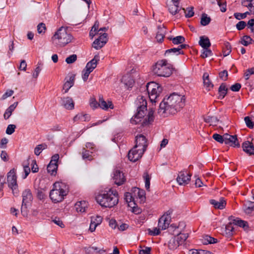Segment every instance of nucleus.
<instances>
[{
	"mask_svg": "<svg viewBox=\"0 0 254 254\" xmlns=\"http://www.w3.org/2000/svg\"><path fill=\"white\" fill-rule=\"evenodd\" d=\"M136 107V113L130 119L132 124L136 125L141 121L142 126L151 124L154 120V111L150 109L147 110V101L144 96L139 95L135 101Z\"/></svg>",
	"mask_w": 254,
	"mask_h": 254,
	"instance_id": "1",
	"label": "nucleus"
},
{
	"mask_svg": "<svg viewBox=\"0 0 254 254\" xmlns=\"http://www.w3.org/2000/svg\"><path fill=\"white\" fill-rule=\"evenodd\" d=\"M185 105V98L173 93L167 98H164L160 104L158 112L162 115H174Z\"/></svg>",
	"mask_w": 254,
	"mask_h": 254,
	"instance_id": "2",
	"label": "nucleus"
},
{
	"mask_svg": "<svg viewBox=\"0 0 254 254\" xmlns=\"http://www.w3.org/2000/svg\"><path fill=\"white\" fill-rule=\"evenodd\" d=\"M95 199L102 207L109 208L114 207L119 202L118 192L112 189L102 190L99 192L95 197Z\"/></svg>",
	"mask_w": 254,
	"mask_h": 254,
	"instance_id": "3",
	"label": "nucleus"
},
{
	"mask_svg": "<svg viewBox=\"0 0 254 254\" xmlns=\"http://www.w3.org/2000/svg\"><path fill=\"white\" fill-rule=\"evenodd\" d=\"M72 36L67 31L66 28L61 27L51 38L53 44L57 47H64L71 42Z\"/></svg>",
	"mask_w": 254,
	"mask_h": 254,
	"instance_id": "4",
	"label": "nucleus"
},
{
	"mask_svg": "<svg viewBox=\"0 0 254 254\" xmlns=\"http://www.w3.org/2000/svg\"><path fill=\"white\" fill-rule=\"evenodd\" d=\"M67 191L68 188L64 183L56 182L50 192V198L55 203L61 202L67 194Z\"/></svg>",
	"mask_w": 254,
	"mask_h": 254,
	"instance_id": "5",
	"label": "nucleus"
},
{
	"mask_svg": "<svg viewBox=\"0 0 254 254\" xmlns=\"http://www.w3.org/2000/svg\"><path fill=\"white\" fill-rule=\"evenodd\" d=\"M172 65L167 63L166 60L159 61L153 66V72L154 74L164 77H168L172 73Z\"/></svg>",
	"mask_w": 254,
	"mask_h": 254,
	"instance_id": "6",
	"label": "nucleus"
},
{
	"mask_svg": "<svg viewBox=\"0 0 254 254\" xmlns=\"http://www.w3.org/2000/svg\"><path fill=\"white\" fill-rule=\"evenodd\" d=\"M144 89L147 90L148 96H149L151 102L156 103L157 101L158 97L162 91L161 85L155 82H150L147 84Z\"/></svg>",
	"mask_w": 254,
	"mask_h": 254,
	"instance_id": "7",
	"label": "nucleus"
},
{
	"mask_svg": "<svg viewBox=\"0 0 254 254\" xmlns=\"http://www.w3.org/2000/svg\"><path fill=\"white\" fill-rule=\"evenodd\" d=\"M188 238V234L184 233H180L172 237L168 242V248L171 250L177 249L178 247L184 244Z\"/></svg>",
	"mask_w": 254,
	"mask_h": 254,
	"instance_id": "8",
	"label": "nucleus"
},
{
	"mask_svg": "<svg viewBox=\"0 0 254 254\" xmlns=\"http://www.w3.org/2000/svg\"><path fill=\"white\" fill-rule=\"evenodd\" d=\"M22 196L21 213L23 216H27L28 215V207L30 202L33 201V194L30 190L27 189L22 192Z\"/></svg>",
	"mask_w": 254,
	"mask_h": 254,
	"instance_id": "9",
	"label": "nucleus"
},
{
	"mask_svg": "<svg viewBox=\"0 0 254 254\" xmlns=\"http://www.w3.org/2000/svg\"><path fill=\"white\" fill-rule=\"evenodd\" d=\"M98 55H95L93 59L88 62L86 65L85 68L82 71V78L84 81L87 80L89 74L97 66V62L99 61Z\"/></svg>",
	"mask_w": 254,
	"mask_h": 254,
	"instance_id": "10",
	"label": "nucleus"
},
{
	"mask_svg": "<svg viewBox=\"0 0 254 254\" xmlns=\"http://www.w3.org/2000/svg\"><path fill=\"white\" fill-rule=\"evenodd\" d=\"M172 212V210H169L159 219L158 223L159 229H161V230H164L169 227L170 223L171 221Z\"/></svg>",
	"mask_w": 254,
	"mask_h": 254,
	"instance_id": "11",
	"label": "nucleus"
},
{
	"mask_svg": "<svg viewBox=\"0 0 254 254\" xmlns=\"http://www.w3.org/2000/svg\"><path fill=\"white\" fill-rule=\"evenodd\" d=\"M172 212V210H169L159 219L158 223L159 229H161V230H164L169 227L170 223L171 221Z\"/></svg>",
	"mask_w": 254,
	"mask_h": 254,
	"instance_id": "12",
	"label": "nucleus"
},
{
	"mask_svg": "<svg viewBox=\"0 0 254 254\" xmlns=\"http://www.w3.org/2000/svg\"><path fill=\"white\" fill-rule=\"evenodd\" d=\"M7 181L8 187L13 191L17 187V177L14 169L7 173Z\"/></svg>",
	"mask_w": 254,
	"mask_h": 254,
	"instance_id": "13",
	"label": "nucleus"
},
{
	"mask_svg": "<svg viewBox=\"0 0 254 254\" xmlns=\"http://www.w3.org/2000/svg\"><path fill=\"white\" fill-rule=\"evenodd\" d=\"M145 151L137 148H133L129 150L128 153V158L130 161L135 162L141 158Z\"/></svg>",
	"mask_w": 254,
	"mask_h": 254,
	"instance_id": "14",
	"label": "nucleus"
},
{
	"mask_svg": "<svg viewBox=\"0 0 254 254\" xmlns=\"http://www.w3.org/2000/svg\"><path fill=\"white\" fill-rule=\"evenodd\" d=\"M147 146V139L142 134L137 135L135 139V145L133 148L145 151Z\"/></svg>",
	"mask_w": 254,
	"mask_h": 254,
	"instance_id": "15",
	"label": "nucleus"
},
{
	"mask_svg": "<svg viewBox=\"0 0 254 254\" xmlns=\"http://www.w3.org/2000/svg\"><path fill=\"white\" fill-rule=\"evenodd\" d=\"M191 175L186 171H181L179 173L177 181L180 185L188 184L190 180Z\"/></svg>",
	"mask_w": 254,
	"mask_h": 254,
	"instance_id": "16",
	"label": "nucleus"
},
{
	"mask_svg": "<svg viewBox=\"0 0 254 254\" xmlns=\"http://www.w3.org/2000/svg\"><path fill=\"white\" fill-rule=\"evenodd\" d=\"M224 143L234 147L240 146L237 136L229 134H224Z\"/></svg>",
	"mask_w": 254,
	"mask_h": 254,
	"instance_id": "17",
	"label": "nucleus"
},
{
	"mask_svg": "<svg viewBox=\"0 0 254 254\" xmlns=\"http://www.w3.org/2000/svg\"><path fill=\"white\" fill-rule=\"evenodd\" d=\"M113 180L115 183L118 186L123 184L126 180L124 173L118 170L114 171Z\"/></svg>",
	"mask_w": 254,
	"mask_h": 254,
	"instance_id": "18",
	"label": "nucleus"
},
{
	"mask_svg": "<svg viewBox=\"0 0 254 254\" xmlns=\"http://www.w3.org/2000/svg\"><path fill=\"white\" fill-rule=\"evenodd\" d=\"M242 147L243 151L249 155H254V145L253 142L249 141L244 142L242 144Z\"/></svg>",
	"mask_w": 254,
	"mask_h": 254,
	"instance_id": "19",
	"label": "nucleus"
},
{
	"mask_svg": "<svg viewBox=\"0 0 254 254\" xmlns=\"http://www.w3.org/2000/svg\"><path fill=\"white\" fill-rule=\"evenodd\" d=\"M210 203L215 208L219 209H223L226 207V202L223 197H221L219 201H216L215 199H210Z\"/></svg>",
	"mask_w": 254,
	"mask_h": 254,
	"instance_id": "20",
	"label": "nucleus"
},
{
	"mask_svg": "<svg viewBox=\"0 0 254 254\" xmlns=\"http://www.w3.org/2000/svg\"><path fill=\"white\" fill-rule=\"evenodd\" d=\"M99 107L102 109L107 110L109 109H113L114 105L111 101L108 103L104 101L102 96H100L99 99Z\"/></svg>",
	"mask_w": 254,
	"mask_h": 254,
	"instance_id": "21",
	"label": "nucleus"
},
{
	"mask_svg": "<svg viewBox=\"0 0 254 254\" xmlns=\"http://www.w3.org/2000/svg\"><path fill=\"white\" fill-rule=\"evenodd\" d=\"M62 105L67 110H72L74 108V103L71 97H66L62 99Z\"/></svg>",
	"mask_w": 254,
	"mask_h": 254,
	"instance_id": "22",
	"label": "nucleus"
},
{
	"mask_svg": "<svg viewBox=\"0 0 254 254\" xmlns=\"http://www.w3.org/2000/svg\"><path fill=\"white\" fill-rule=\"evenodd\" d=\"M93 151L91 150L86 149V148H83L81 152L82 159L86 161H91L93 158Z\"/></svg>",
	"mask_w": 254,
	"mask_h": 254,
	"instance_id": "23",
	"label": "nucleus"
},
{
	"mask_svg": "<svg viewBox=\"0 0 254 254\" xmlns=\"http://www.w3.org/2000/svg\"><path fill=\"white\" fill-rule=\"evenodd\" d=\"M244 211L250 215H254V202L249 201L244 206Z\"/></svg>",
	"mask_w": 254,
	"mask_h": 254,
	"instance_id": "24",
	"label": "nucleus"
},
{
	"mask_svg": "<svg viewBox=\"0 0 254 254\" xmlns=\"http://www.w3.org/2000/svg\"><path fill=\"white\" fill-rule=\"evenodd\" d=\"M166 29L165 27L158 26L156 39L158 42H162L165 36Z\"/></svg>",
	"mask_w": 254,
	"mask_h": 254,
	"instance_id": "25",
	"label": "nucleus"
},
{
	"mask_svg": "<svg viewBox=\"0 0 254 254\" xmlns=\"http://www.w3.org/2000/svg\"><path fill=\"white\" fill-rule=\"evenodd\" d=\"M18 105V102H14L6 110L5 113L3 114V118L5 120H8L10 116L12 115L13 111L15 110Z\"/></svg>",
	"mask_w": 254,
	"mask_h": 254,
	"instance_id": "26",
	"label": "nucleus"
},
{
	"mask_svg": "<svg viewBox=\"0 0 254 254\" xmlns=\"http://www.w3.org/2000/svg\"><path fill=\"white\" fill-rule=\"evenodd\" d=\"M201 242L205 245L208 244H213L217 243L218 241L214 237H212L210 235H204L202 239H201Z\"/></svg>",
	"mask_w": 254,
	"mask_h": 254,
	"instance_id": "27",
	"label": "nucleus"
},
{
	"mask_svg": "<svg viewBox=\"0 0 254 254\" xmlns=\"http://www.w3.org/2000/svg\"><path fill=\"white\" fill-rule=\"evenodd\" d=\"M179 3H170L168 5V10L170 14L172 15L176 14L178 13L181 8L179 7Z\"/></svg>",
	"mask_w": 254,
	"mask_h": 254,
	"instance_id": "28",
	"label": "nucleus"
},
{
	"mask_svg": "<svg viewBox=\"0 0 254 254\" xmlns=\"http://www.w3.org/2000/svg\"><path fill=\"white\" fill-rule=\"evenodd\" d=\"M234 230L233 225L232 223H229L225 226V228L223 229L222 233L223 235L227 237H230L233 235V231Z\"/></svg>",
	"mask_w": 254,
	"mask_h": 254,
	"instance_id": "29",
	"label": "nucleus"
},
{
	"mask_svg": "<svg viewBox=\"0 0 254 254\" xmlns=\"http://www.w3.org/2000/svg\"><path fill=\"white\" fill-rule=\"evenodd\" d=\"M75 207L76 211L79 212H83L86 211V209L87 207V204L86 201H77L75 204Z\"/></svg>",
	"mask_w": 254,
	"mask_h": 254,
	"instance_id": "30",
	"label": "nucleus"
},
{
	"mask_svg": "<svg viewBox=\"0 0 254 254\" xmlns=\"http://www.w3.org/2000/svg\"><path fill=\"white\" fill-rule=\"evenodd\" d=\"M199 44L204 49L209 48L211 45L209 38L203 36L200 37Z\"/></svg>",
	"mask_w": 254,
	"mask_h": 254,
	"instance_id": "31",
	"label": "nucleus"
},
{
	"mask_svg": "<svg viewBox=\"0 0 254 254\" xmlns=\"http://www.w3.org/2000/svg\"><path fill=\"white\" fill-rule=\"evenodd\" d=\"M122 81L128 88H131L134 83V80L130 75L124 76Z\"/></svg>",
	"mask_w": 254,
	"mask_h": 254,
	"instance_id": "32",
	"label": "nucleus"
},
{
	"mask_svg": "<svg viewBox=\"0 0 254 254\" xmlns=\"http://www.w3.org/2000/svg\"><path fill=\"white\" fill-rule=\"evenodd\" d=\"M74 81H75V75H71L69 79L66 80L64 85V89L65 90V93H66L73 85Z\"/></svg>",
	"mask_w": 254,
	"mask_h": 254,
	"instance_id": "33",
	"label": "nucleus"
},
{
	"mask_svg": "<svg viewBox=\"0 0 254 254\" xmlns=\"http://www.w3.org/2000/svg\"><path fill=\"white\" fill-rule=\"evenodd\" d=\"M228 89L225 83H222L219 88V97L220 100L223 99L226 95Z\"/></svg>",
	"mask_w": 254,
	"mask_h": 254,
	"instance_id": "34",
	"label": "nucleus"
},
{
	"mask_svg": "<svg viewBox=\"0 0 254 254\" xmlns=\"http://www.w3.org/2000/svg\"><path fill=\"white\" fill-rule=\"evenodd\" d=\"M203 80L204 85L206 88H208L210 90V88H212L214 86L211 82L209 79V74L207 72H205L203 75Z\"/></svg>",
	"mask_w": 254,
	"mask_h": 254,
	"instance_id": "35",
	"label": "nucleus"
},
{
	"mask_svg": "<svg viewBox=\"0 0 254 254\" xmlns=\"http://www.w3.org/2000/svg\"><path fill=\"white\" fill-rule=\"evenodd\" d=\"M204 120L205 123H209L212 126H216L219 122V120L215 116H206Z\"/></svg>",
	"mask_w": 254,
	"mask_h": 254,
	"instance_id": "36",
	"label": "nucleus"
},
{
	"mask_svg": "<svg viewBox=\"0 0 254 254\" xmlns=\"http://www.w3.org/2000/svg\"><path fill=\"white\" fill-rule=\"evenodd\" d=\"M211 21V18L207 15L204 13L201 14L200 18V24L203 26H206L209 24Z\"/></svg>",
	"mask_w": 254,
	"mask_h": 254,
	"instance_id": "37",
	"label": "nucleus"
},
{
	"mask_svg": "<svg viewBox=\"0 0 254 254\" xmlns=\"http://www.w3.org/2000/svg\"><path fill=\"white\" fill-rule=\"evenodd\" d=\"M58 168V164H54V163H49L47 167V170L49 174L51 175H55L57 173V170Z\"/></svg>",
	"mask_w": 254,
	"mask_h": 254,
	"instance_id": "38",
	"label": "nucleus"
},
{
	"mask_svg": "<svg viewBox=\"0 0 254 254\" xmlns=\"http://www.w3.org/2000/svg\"><path fill=\"white\" fill-rule=\"evenodd\" d=\"M222 52L223 56L224 57H226L230 54L231 52V46L229 43L227 42L224 44Z\"/></svg>",
	"mask_w": 254,
	"mask_h": 254,
	"instance_id": "39",
	"label": "nucleus"
},
{
	"mask_svg": "<svg viewBox=\"0 0 254 254\" xmlns=\"http://www.w3.org/2000/svg\"><path fill=\"white\" fill-rule=\"evenodd\" d=\"M47 145L45 143H42L37 145L34 148V153L36 155L38 156L41 153V151L47 148Z\"/></svg>",
	"mask_w": 254,
	"mask_h": 254,
	"instance_id": "40",
	"label": "nucleus"
},
{
	"mask_svg": "<svg viewBox=\"0 0 254 254\" xmlns=\"http://www.w3.org/2000/svg\"><path fill=\"white\" fill-rule=\"evenodd\" d=\"M99 35V37L95 40L99 41L100 42H102V45H105L106 43L108 42V34L106 33H104L103 34Z\"/></svg>",
	"mask_w": 254,
	"mask_h": 254,
	"instance_id": "41",
	"label": "nucleus"
},
{
	"mask_svg": "<svg viewBox=\"0 0 254 254\" xmlns=\"http://www.w3.org/2000/svg\"><path fill=\"white\" fill-rule=\"evenodd\" d=\"M133 190L134 194H135L136 192L137 197H138L140 199L141 201H143V199H144L145 198V191L143 190H140L138 188H134Z\"/></svg>",
	"mask_w": 254,
	"mask_h": 254,
	"instance_id": "42",
	"label": "nucleus"
},
{
	"mask_svg": "<svg viewBox=\"0 0 254 254\" xmlns=\"http://www.w3.org/2000/svg\"><path fill=\"white\" fill-rule=\"evenodd\" d=\"M170 40H171L174 44H182L185 42V38L182 36L175 37L173 38H170Z\"/></svg>",
	"mask_w": 254,
	"mask_h": 254,
	"instance_id": "43",
	"label": "nucleus"
},
{
	"mask_svg": "<svg viewBox=\"0 0 254 254\" xmlns=\"http://www.w3.org/2000/svg\"><path fill=\"white\" fill-rule=\"evenodd\" d=\"M88 115L87 114H77L74 118H73V121L76 122L78 121H86L87 120Z\"/></svg>",
	"mask_w": 254,
	"mask_h": 254,
	"instance_id": "44",
	"label": "nucleus"
},
{
	"mask_svg": "<svg viewBox=\"0 0 254 254\" xmlns=\"http://www.w3.org/2000/svg\"><path fill=\"white\" fill-rule=\"evenodd\" d=\"M172 53H173L177 55L183 54V52L180 51V49H178V48H173L167 50L166 52H165V55L167 56Z\"/></svg>",
	"mask_w": 254,
	"mask_h": 254,
	"instance_id": "45",
	"label": "nucleus"
},
{
	"mask_svg": "<svg viewBox=\"0 0 254 254\" xmlns=\"http://www.w3.org/2000/svg\"><path fill=\"white\" fill-rule=\"evenodd\" d=\"M182 9L183 10L184 13H185L186 17L190 18L193 16L194 12L193 8L192 7L187 8V9L186 10L183 8Z\"/></svg>",
	"mask_w": 254,
	"mask_h": 254,
	"instance_id": "46",
	"label": "nucleus"
},
{
	"mask_svg": "<svg viewBox=\"0 0 254 254\" xmlns=\"http://www.w3.org/2000/svg\"><path fill=\"white\" fill-rule=\"evenodd\" d=\"M252 41V39L248 36H244L241 41V43L244 46H248Z\"/></svg>",
	"mask_w": 254,
	"mask_h": 254,
	"instance_id": "47",
	"label": "nucleus"
},
{
	"mask_svg": "<svg viewBox=\"0 0 254 254\" xmlns=\"http://www.w3.org/2000/svg\"><path fill=\"white\" fill-rule=\"evenodd\" d=\"M144 178L145 183V188L147 190H149L150 185V177L147 173H145L144 174Z\"/></svg>",
	"mask_w": 254,
	"mask_h": 254,
	"instance_id": "48",
	"label": "nucleus"
},
{
	"mask_svg": "<svg viewBox=\"0 0 254 254\" xmlns=\"http://www.w3.org/2000/svg\"><path fill=\"white\" fill-rule=\"evenodd\" d=\"M249 12H246V13H234V16H235V18L238 20H241L243 19H245L246 18L247 15L249 14Z\"/></svg>",
	"mask_w": 254,
	"mask_h": 254,
	"instance_id": "49",
	"label": "nucleus"
},
{
	"mask_svg": "<svg viewBox=\"0 0 254 254\" xmlns=\"http://www.w3.org/2000/svg\"><path fill=\"white\" fill-rule=\"evenodd\" d=\"M16 128V126L13 124H9L8 125L6 133L7 134H12L14 132L15 129Z\"/></svg>",
	"mask_w": 254,
	"mask_h": 254,
	"instance_id": "50",
	"label": "nucleus"
},
{
	"mask_svg": "<svg viewBox=\"0 0 254 254\" xmlns=\"http://www.w3.org/2000/svg\"><path fill=\"white\" fill-rule=\"evenodd\" d=\"M244 121H245L246 124L248 128L250 129L253 128L254 125V123L249 116L244 118Z\"/></svg>",
	"mask_w": 254,
	"mask_h": 254,
	"instance_id": "51",
	"label": "nucleus"
},
{
	"mask_svg": "<svg viewBox=\"0 0 254 254\" xmlns=\"http://www.w3.org/2000/svg\"><path fill=\"white\" fill-rule=\"evenodd\" d=\"M77 60V56L75 54H73L69 57H67L65 59V62L68 64H70L74 63Z\"/></svg>",
	"mask_w": 254,
	"mask_h": 254,
	"instance_id": "52",
	"label": "nucleus"
},
{
	"mask_svg": "<svg viewBox=\"0 0 254 254\" xmlns=\"http://www.w3.org/2000/svg\"><path fill=\"white\" fill-rule=\"evenodd\" d=\"M160 230L161 229H159V228H154L153 230H151L150 229L148 230L149 231V234L150 236H157L160 234Z\"/></svg>",
	"mask_w": 254,
	"mask_h": 254,
	"instance_id": "53",
	"label": "nucleus"
},
{
	"mask_svg": "<svg viewBox=\"0 0 254 254\" xmlns=\"http://www.w3.org/2000/svg\"><path fill=\"white\" fill-rule=\"evenodd\" d=\"M212 138L220 143L224 142V134L223 135H221L219 134L216 133L212 135Z\"/></svg>",
	"mask_w": 254,
	"mask_h": 254,
	"instance_id": "54",
	"label": "nucleus"
},
{
	"mask_svg": "<svg viewBox=\"0 0 254 254\" xmlns=\"http://www.w3.org/2000/svg\"><path fill=\"white\" fill-rule=\"evenodd\" d=\"M235 224L237 226L242 227L243 228L248 227V223L246 221L242 220H236Z\"/></svg>",
	"mask_w": 254,
	"mask_h": 254,
	"instance_id": "55",
	"label": "nucleus"
},
{
	"mask_svg": "<svg viewBox=\"0 0 254 254\" xmlns=\"http://www.w3.org/2000/svg\"><path fill=\"white\" fill-rule=\"evenodd\" d=\"M89 105L94 110L99 107V102L96 101L94 98H92L89 101Z\"/></svg>",
	"mask_w": 254,
	"mask_h": 254,
	"instance_id": "56",
	"label": "nucleus"
},
{
	"mask_svg": "<svg viewBox=\"0 0 254 254\" xmlns=\"http://www.w3.org/2000/svg\"><path fill=\"white\" fill-rule=\"evenodd\" d=\"M104 45H102V42L95 40L92 43V47L96 50H99L103 47Z\"/></svg>",
	"mask_w": 254,
	"mask_h": 254,
	"instance_id": "57",
	"label": "nucleus"
},
{
	"mask_svg": "<svg viewBox=\"0 0 254 254\" xmlns=\"http://www.w3.org/2000/svg\"><path fill=\"white\" fill-rule=\"evenodd\" d=\"M23 170H24V175L23 177V178L26 179L30 172V169L28 165H27V164H23Z\"/></svg>",
	"mask_w": 254,
	"mask_h": 254,
	"instance_id": "58",
	"label": "nucleus"
},
{
	"mask_svg": "<svg viewBox=\"0 0 254 254\" xmlns=\"http://www.w3.org/2000/svg\"><path fill=\"white\" fill-rule=\"evenodd\" d=\"M246 26L247 23L245 21H241L237 23L236 28L238 30L240 31L243 30Z\"/></svg>",
	"mask_w": 254,
	"mask_h": 254,
	"instance_id": "59",
	"label": "nucleus"
},
{
	"mask_svg": "<svg viewBox=\"0 0 254 254\" xmlns=\"http://www.w3.org/2000/svg\"><path fill=\"white\" fill-rule=\"evenodd\" d=\"M37 28H38V32L39 34L44 33L45 32L46 26L44 23H40L39 24Z\"/></svg>",
	"mask_w": 254,
	"mask_h": 254,
	"instance_id": "60",
	"label": "nucleus"
},
{
	"mask_svg": "<svg viewBox=\"0 0 254 254\" xmlns=\"http://www.w3.org/2000/svg\"><path fill=\"white\" fill-rule=\"evenodd\" d=\"M125 199L127 202H130L134 200L133 196H132L131 193L129 192H127L125 193Z\"/></svg>",
	"mask_w": 254,
	"mask_h": 254,
	"instance_id": "61",
	"label": "nucleus"
},
{
	"mask_svg": "<svg viewBox=\"0 0 254 254\" xmlns=\"http://www.w3.org/2000/svg\"><path fill=\"white\" fill-rule=\"evenodd\" d=\"M212 55V52L210 50L207 49H204L202 54L201 55V57L203 58H205L211 56Z\"/></svg>",
	"mask_w": 254,
	"mask_h": 254,
	"instance_id": "62",
	"label": "nucleus"
},
{
	"mask_svg": "<svg viewBox=\"0 0 254 254\" xmlns=\"http://www.w3.org/2000/svg\"><path fill=\"white\" fill-rule=\"evenodd\" d=\"M254 74V68L252 67V68H249L248 69H247L245 73H244V76H245V77H246V79L248 80V79L249 78V76L253 75Z\"/></svg>",
	"mask_w": 254,
	"mask_h": 254,
	"instance_id": "63",
	"label": "nucleus"
},
{
	"mask_svg": "<svg viewBox=\"0 0 254 254\" xmlns=\"http://www.w3.org/2000/svg\"><path fill=\"white\" fill-rule=\"evenodd\" d=\"M248 27L251 30L252 32L254 31V18L250 19L247 24Z\"/></svg>",
	"mask_w": 254,
	"mask_h": 254,
	"instance_id": "64",
	"label": "nucleus"
}]
</instances>
